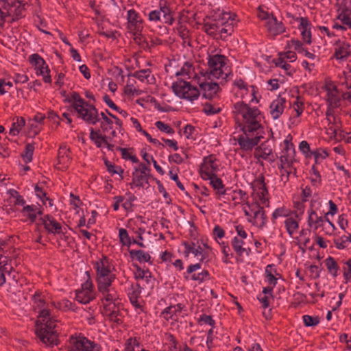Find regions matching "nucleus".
Segmentation results:
<instances>
[{
  "instance_id": "f257e3e1",
  "label": "nucleus",
  "mask_w": 351,
  "mask_h": 351,
  "mask_svg": "<svg viewBox=\"0 0 351 351\" xmlns=\"http://www.w3.org/2000/svg\"><path fill=\"white\" fill-rule=\"evenodd\" d=\"M56 322V320L53 319H47L45 324L42 323L40 319L36 321L35 333L43 343L47 345L58 344Z\"/></svg>"
},
{
  "instance_id": "f03ea898",
  "label": "nucleus",
  "mask_w": 351,
  "mask_h": 351,
  "mask_svg": "<svg viewBox=\"0 0 351 351\" xmlns=\"http://www.w3.org/2000/svg\"><path fill=\"white\" fill-rule=\"evenodd\" d=\"M72 107L78 113V117L86 123L95 125L99 121L98 110L95 106L85 101L82 97L73 102Z\"/></svg>"
},
{
  "instance_id": "7ed1b4c3",
  "label": "nucleus",
  "mask_w": 351,
  "mask_h": 351,
  "mask_svg": "<svg viewBox=\"0 0 351 351\" xmlns=\"http://www.w3.org/2000/svg\"><path fill=\"white\" fill-rule=\"evenodd\" d=\"M171 88L174 94L180 98L193 101L199 97L200 92L189 82L180 80L172 84Z\"/></svg>"
},
{
  "instance_id": "20e7f679",
  "label": "nucleus",
  "mask_w": 351,
  "mask_h": 351,
  "mask_svg": "<svg viewBox=\"0 0 351 351\" xmlns=\"http://www.w3.org/2000/svg\"><path fill=\"white\" fill-rule=\"evenodd\" d=\"M226 56L223 55H214L210 56L208 59V66L209 71H206L204 75L208 76V79H211V76L215 78H226L228 77V74H225V77L223 76V72L222 71V67L226 64L225 62Z\"/></svg>"
},
{
  "instance_id": "39448f33",
  "label": "nucleus",
  "mask_w": 351,
  "mask_h": 351,
  "mask_svg": "<svg viewBox=\"0 0 351 351\" xmlns=\"http://www.w3.org/2000/svg\"><path fill=\"white\" fill-rule=\"evenodd\" d=\"M69 351H101V346L84 337L71 336Z\"/></svg>"
},
{
  "instance_id": "423d86ee",
  "label": "nucleus",
  "mask_w": 351,
  "mask_h": 351,
  "mask_svg": "<svg viewBox=\"0 0 351 351\" xmlns=\"http://www.w3.org/2000/svg\"><path fill=\"white\" fill-rule=\"evenodd\" d=\"M215 160L216 158L213 155L204 158V162L200 167V174L203 179L207 180V178H210V176L217 175L219 166L216 164Z\"/></svg>"
},
{
  "instance_id": "0eeeda50",
  "label": "nucleus",
  "mask_w": 351,
  "mask_h": 351,
  "mask_svg": "<svg viewBox=\"0 0 351 351\" xmlns=\"http://www.w3.org/2000/svg\"><path fill=\"white\" fill-rule=\"evenodd\" d=\"M262 138L263 136L258 135V133L256 134L255 137L240 135L237 139V142L242 150L251 151L256 145L258 144Z\"/></svg>"
},
{
  "instance_id": "6e6552de",
  "label": "nucleus",
  "mask_w": 351,
  "mask_h": 351,
  "mask_svg": "<svg viewBox=\"0 0 351 351\" xmlns=\"http://www.w3.org/2000/svg\"><path fill=\"white\" fill-rule=\"evenodd\" d=\"M38 224H42L50 233L60 234L62 232V226L54 218L49 215L39 219Z\"/></svg>"
},
{
  "instance_id": "1a4fd4ad",
  "label": "nucleus",
  "mask_w": 351,
  "mask_h": 351,
  "mask_svg": "<svg viewBox=\"0 0 351 351\" xmlns=\"http://www.w3.org/2000/svg\"><path fill=\"white\" fill-rule=\"evenodd\" d=\"M199 88L202 92L203 97L209 100L213 99L219 90V86L215 82H201L199 83Z\"/></svg>"
},
{
  "instance_id": "9d476101",
  "label": "nucleus",
  "mask_w": 351,
  "mask_h": 351,
  "mask_svg": "<svg viewBox=\"0 0 351 351\" xmlns=\"http://www.w3.org/2000/svg\"><path fill=\"white\" fill-rule=\"evenodd\" d=\"M266 27L268 32L273 36L282 34L285 31L282 22L278 21L273 14H271V18L267 21Z\"/></svg>"
},
{
  "instance_id": "9b49d317",
  "label": "nucleus",
  "mask_w": 351,
  "mask_h": 351,
  "mask_svg": "<svg viewBox=\"0 0 351 351\" xmlns=\"http://www.w3.org/2000/svg\"><path fill=\"white\" fill-rule=\"evenodd\" d=\"M341 7L342 12L337 18L341 20L343 25L351 28V18L349 16V14H351V0H342Z\"/></svg>"
},
{
  "instance_id": "f8f14e48",
  "label": "nucleus",
  "mask_w": 351,
  "mask_h": 351,
  "mask_svg": "<svg viewBox=\"0 0 351 351\" xmlns=\"http://www.w3.org/2000/svg\"><path fill=\"white\" fill-rule=\"evenodd\" d=\"M244 136H252L253 133L261 128L257 120H245V124L239 123Z\"/></svg>"
},
{
  "instance_id": "ddd939ff",
  "label": "nucleus",
  "mask_w": 351,
  "mask_h": 351,
  "mask_svg": "<svg viewBox=\"0 0 351 351\" xmlns=\"http://www.w3.org/2000/svg\"><path fill=\"white\" fill-rule=\"evenodd\" d=\"M285 102V98L278 97L270 104L271 114L274 119H278L282 114Z\"/></svg>"
},
{
  "instance_id": "4468645a",
  "label": "nucleus",
  "mask_w": 351,
  "mask_h": 351,
  "mask_svg": "<svg viewBox=\"0 0 351 351\" xmlns=\"http://www.w3.org/2000/svg\"><path fill=\"white\" fill-rule=\"evenodd\" d=\"M114 278V275L113 274L97 276V281L99 291L102 293L108 291V287L111 285Z\"/></svg>"
},
{
  "instance_id": "2eb2a0df",
  "label": "nucleus",
  "mask_w": 351,
  "mask_h": 351,
  "mask_svg": "<svg viewBox=\"0 0 351 351\" xmlns=\"http://www.w3.org/2000/svg\"><path fill=\"white\" fill-rule=\"evenodd\" d=\"M183 245L185 247L184 254L186 256H189L190 253L193 254L195 256H201L200 261L203 262L204 259L208 256L207 253L204 252L201 247V246L198 245L197 248L189 247V243L184 241Z\"/></svg>"
},
{
  "instance_id": "dca6fc26",
  "label": "nucleus",
  "mask_w": 351,
  "mask_h": 351,
  "mask_svg": "<svg viewBox=\"0 0 351 351\" xmlns=\"http://www.w3.org/2000/svg\"><path fill=\"white\" fill-rule=\"evenodd\" d=\"M95 267L97 270V276L111 275L108 266V260L106 256L97 261L95 263Z\"/></svg>"
},
{
  "instance_id": "f3484780",
  "label": "nucleus",
  "mask_w": 351,
  "mask_h": 351,
  "mask_svg": "<svg viewBox=\"0 0 351 351\" xmlns=\"http://www.w3.org/2000/svg\"><path fill=\"white\" fill-rule=\"evenodd\" d=\"M149 174L138 173L137 168L135 169V171L133 173L132 182L130 184L131 187L133 185L136 186H143L144 182L148 183Z\"/></svg>"
},
{
  "instance_id": "a211bd4d",
  "label": "nucleus",
  "mask_w": 351,
  "mask_h": 351,
  "mask_svg": "<svg viewBox=\"0 0 351 351\" xmlns=\"http://www.w3.org/2000/svg\"><path fill=\"white\" fill-rule=\"evenodd\" d=\"M75 298L80 303L86 304L93 300L94 295L93 293L89 291L77 289L75 291Z\"/></svg>"
},
{
  "instance_id": "6ab92c4d",
  "label": "nucleus",
  "mask_w": 351,
  "mask_h": 351,
  "mask_svg": "<svg viewBox=\"0 0 351 351\" xmlns=\"http://www.w3.org/2000/svg\"><path fill=\"white\" fill-rule=\"evenodd\" d=\"M243 241L238 237H234L232 241V248L237 254L240 256H243L244 254L246 255L249 254L250 249L247 250L245 247H243Z\"/></svg>"
},
{
  "instance_id": "aec40b11",
  "label": "nucleus",
  "mask_w": 351,
  "mask_h": 351,
  "mask_svg": "<svg viewBox=\"0 0 351 351\" xmlns=\"http://www.w3.org/2000/svg\"><path fill=\"white\" fill-rule=\"evenodd\" d=\"M207 180H210V185L215 190L217 191L218 194L224 195L226 193L222 180L218 178L217 175L210 176V178H207Z\"/></svg>"
},
{
  "instance_id": "412c9836",
  "label": "nucleus",
  "mask_w": 351,
  "mask_h": 351,
  "mask_svg": "<svg viewBox=\"0 0 351 351\" xmlns=\"http://www.w3.org/2000/svg\"><path fill=\"white\" fill-rule=\"evenodd\" d=\"M25 124V120L23 117H16L14 118V122H13L12 127L10 130V134L13 136L17 135L20 132V131L23 128V127H24Z\"/></svg>"
},
{
  "instance_id": "4be33fe9",
  "label": "nucleus",
  "mask_w": 351,
  "mask_h": 351,
  "mask_svg": "<svg viewBox=\"0 0 351 351\" xmlns=\"http://www.w3.org/2000/svg\"><path fill=\"white\" fill-rule=\"evenodd\" d=\"M324 221V218L323 217H318L315 210L313 209L311 210L308 219V223L309 226H312V225L314 224L315 230H317L319 226H322Z\"/></svg>"
},
{
  "instance_id": "5701e85b",
  "label": "nucleus",
  "mask_w": 351,
  "mask_h": 351,
  "mask_svg": "<svg viewBox=\"0 0 351 351\" xmlns=\"http://www.w3.org/2000/svg\"><path fill=\"white\" fill-rule=\"evenodd\" d=\"M129 253L130 255V257L132 258H134V257L136 258V259L139 262H149L151 259V256L148 253H145L144 251L140 250H129Z\"/></svg>"
},
{
  "instance_id": "b1692460",
  "label": "nucleus",
  "mask_w": 351,
  "mask_h": 351,
  "mask_svg": "<svg viewBox=\"0 0 351 351\" xmlns=\"http://www.w3.org/2000/svg\"><path fill=\"white\" fill-rule=\"evenodd\" d=\"M131 289H132V291L131 293H129V297L131 303L136 307L139 306L138 303V297L141 293V287L138 283L131 285Z\"/></svg>"
},
{
  "instance_id": "393cba45",
  "label": "nucleus",
  "mask_w": 351,
  "mask_h": 351,
  "mask_svg": "<svg viewBox=\"0 0 351 351\" xmlns=\"http://www.w3.org/2000/svg\"><path fill=\"white\" fill-rule=\"evenodd\" d=\"M138 18V13L134 9L128 11V21L130 27H134L135 29L138 27L141 23V21Z\"/></svg>"
},
{
  "instance_id": "a878e982",
  "label": "nucleus",
  "mask_w": 351,
  "mask_h": 351,
  "mask_svg": "<svg viewBox=\"0 0 351 351\" xmlns=\"http://www.w3.org/2000/svg\"><path fill=\"white\" fill-rule=\"evenodd\" d=\"M326 265L327 267V269L328 271L332 274L334 277L337 276V272L339 269V267L337 265V262L334 259V258L331 256H328L325 260Z\"/></svg>"
},
{
  "instance_id": "bb28decb",
  "label": "nucleus",
  "mask_w": 351,
  "mask_h": 351,
  "mask_svg": "<svg viewBox=\"0 0 351 351\" xmlns=\"http://www.w3.org/2000/svg\"><path fill=\"white\" fill-rule=\"evenodd\" d=\"M182 307L180 304H178L176 306H171L166 308L162 314L164 315V317L166 319H173V315H176L178 313H181Z\"/></svg>"
},
{
  "instance_id": "cd10ccee",
  "label": "nucleus",
  "mask_w": 351,
  "mask_h": 351,
  "mask_svg": "<svg viewBox=\"0 0 351 351\" xmlns=\"http://www.w3.org/2000/svg\"><path fill=\"white\" fill-rule=\"evenodd\" d=\"M36 210L37 207L34 205H28L24 206L22 213L23 215L28 217L32 223L34 222L36 218Z\"/></svg>"
},
{
  "instance_id": "c85d7f7f",
  "label": "nucleus",
  "mask_w": 351,
  "mask_h": 351,
  "mask_svg": "<svg viewBox=\"0 0 351 351\" xmlns=\"http://www.w3.org/2000/svg\"><path fill=\"white\" fill-rule=\"evenodd\" d=\"M350 45L343 43L341 45L339 46L338 49H336L335 53V57L337 59H342L343 58H346L350 55L349 50Z\"/></svg>"
},
{
  "instance_id": "c756f323",
  "label": "nucleus",
  "mask_w": 351,
  "mask_h": 351,
  "mask_svg": "<svg viewBox=\"0 0 351 351\" xmlns=\"http://www.w3.org/2000/svg\"><path fill=\"white\" fill-rule=\"evenodd\" d=\"M104 307L106 310H108L110 311V313L108 315V317L110 320L114 321L117 323H119L121 321L119 318L118 317L119 315V310H116V305L115 304H109L108 305H104Z\"/></svg>"
},
{
  "instance_id": "7c9ffc66",
  "label": "nucleus",
  "mask_w": 351,
  "mask_h": 351,
  "mask_svg": "<svg viewBox=\"0 0 351 351\" xmlns=\"http://www.w3.org/2000/svg\"><path fill=\"white\" fill-rule=\"evenodd\" d=\"M256 184L258 186L259 197H265L268 194V190L265 182V178L263 175H261L256 180Z\"/></svg>"
},
{
  "instance_id": "2f4dec72",
  "label": "nucleus",
  "mask_w": 351,
  "mask_h": 351,
  "mask_svg": "<svg viewBox=\"0 0 351 351\" xmlns=\"http://www.w3.org/2000/svg\"><path fill=\"white\" fill-rule=\"evenodd\" d=\"M285 223L287 230L291 237L299 227L298 221L292 217L287 218L285 220Z\"/></svg>"
},
{
  "instance_id": "473e14b6",
  "label": "nucleus",
  "mask_w": 351,
  "mask_h": 351,
  "mask_svg": "<svg viewBox=\"0 0 351 351\" xmlns=\"http://www.w3.org/2000/svg\"><path fill=\"white\" fill-rule=\"evenodd\" d=\"M337 92L333 91L327 93V101L329 103L328 107L337 108L340 105V99L337 95Z\"/></svg>"
},
{
  "instance_id": "72a5a7b5",
  "label": "nucleus",
  "mask_w": 351,
  "mask_h": 351,
  "mask_svg": "<svg viewBox=\"0 0 351 351\" xmlns=\"http://www.w3.org/2000/svg\"><path fill=\"white\" fill-rule=\"evenodd\" d=\"M25 3H23L22 1L20 0H14L12 1V6L16 7L14 11V15L16 16V19H19L23 16V12L25 10L24 8Z\"/></svg>"
},
{
  "instance_id": "f704fd0d",
  "label": "nucleus",
  "mask_w": 351,
  "mask_h": 351,
  "mask_svg": "<svg viewBox=\"0 0 351 351\" xmlns=\"http://www.w3.org/2000/svg\"><path fill=\"white\" fill-rule=\"evenodd\" d=\"M162 22L169 25H172L174 19L171 15V12L169 7H167L165 4L163 5V10H162Z\"/></svg>"
},
{
  "instance_id": "c9c22d12",
  "label": "nucleus",
  "mask_w": 351,
  "mask_h": 351,
  "mask_svg": "<svg viewBox=\"0 0 351 351\" xmlns=\"http://www.w3.org/2000/svg\"><path fill=\"white\" fill-rule=\"evenodd\" d=\"M261 114L260 110L254 108H252L248 106V108L245 113H243V119L244 120H256V117Z\"/></svg>"
},
{
  "instance_id": "e433bc0d",
  "label": "nucleus",
  "mask_w": 351,
  "mask_h": 351,
  "mask_svg": "<svg viewBox=\"0 0 351 351\" xmlns=\"http://www.w3.org/2000/svg\"><path fill=\"white\" fill-rule=\"evenodd\" d=\"M103 121L101 122V128L105 132L112 128V121L108 118L105 112H101L100 114Z\"/></svg>"
},
{
  "instance_id": "4c0bfd02",
  "label": "nucleus",
  "mask_w": 351,
  "mask_h": 351,
  "mask_svg": "<svg viewBox=\"0 0 351 351\" xmlns=\"http://www.w3.org/2000/svg\"><path fill=\"white\" fill-rule=\"evenodd\" d=\"M34 151V146L33 144L28 143L25 146V154H22L21 156L23 157L24 161L26 163H28L32 160V156Z\"/></svg>"
},
{
  "instance_id": "58836bf2",
  "label": "nucleus",
  "mask_w": 351,
  "mask_h": 351,
  "mask_svg": "<svg viewBox=\"0 0 351 351\" xmlns=\"http://www.w3.org/2000/svg\"><path fill=\"white\" fill-rule=\"evenodd\" d=\"M29 62L34 65L36 68H38L41 66H44L46 64L44 59L39 56L38 53H34L31 55L29 58Z\"/></svg>"
},
{
  "instance_id": "ea45409f",
  "label": "nucleus",
  "mask_w": 351,
  "mask_h": 351,
  "mask_svg": "<svg viewBox=\"0 0 351 351\" xmlns=\"http://www.w3.org/2000/svg\"><path fill=\"white\" fill-rule=\"evenodd\" d=\"M222 25L223 27L218 29L221 34V37L224 36V38H226V34L231 35L234 31L232 23H230L228 21H226V23H222Z\"/></svg>"
},
{
  "instance_id": "a19ab883",
  "label": "nucleus",
  "mask_w": 351,
  "mask_h": 351,
  "mask_svg": "<svg viewBox=\"0 0 351 351\" xmlns=\"http://www.w3.org/2000/svg\"><path fill=\"white\" fill-rule=\"evenodd\" d=\"M120 241L123 245L130 246L132 243L128 232L125 229L121 228L119 230Z\"/></svg>"
},
{
  "instance_id": "79ce46f5",
  "label": "nucleus",
  "mask_w": 351,
  "mask_h": 351,
  "mask_svg": "<svg viewBox=\"0 0 351 351\" xmlns=\"http://www.w3.org/2000/svg\"><path fill=\"white\" fill-rule=\"evenodd\" d=\"M134 83H135V81L134 80L132 82H131L130 80H128L127 82V84L124 88L125 94L128 95H134L136 94V95H138L141 93V90H137L134 87Z\"/></svg>"
},
{
  "instance_id": "37998d69",
  "label": "nucleus",
  "mask_w": 351,
  "mask_h": 351,
  "mask_svg": "<svg viewBox=\"0 0 351 351\" xmlns=\"http://www.w3.org/2000/svg\"><path fill=\"white\" fill-rule=\"evenodd\" d=\"M8 257L3 256L0 254V268L3 269V271L8 272V275L10 276L12 274V267L8 264Z\"/></svg>"
},
{
  "instance_id": "c03bdc74",
  "label": "nucleus",
  "mask_w": 351,
  "mask_h": 351,
  "mask_svg": "<svg viewBox=\"0 0 351 351\" xmlns=\"http://www.w3.org/2000/svg\"><path fill=\"white\" fill-rule=\"evenodd\" d=\"M68 152H69V149H66V147H60L58 151V163L60 164L62 162H64L65 160L69 161L70 158L68 155Z\"/></svg>"
},
{
  "instance_id": "a18cd8bd",
  "label": "nucleus",
  "mask_w": 351,
  "mask_h": 351,
  "mask_svg": "<svg viewBox=\"0 0 351 351\" xmlns=\"http://www.w3.org/2000/svg\"><path fill=\"white\" fill-rule=\"evenodd\" d=\"M303 321L304 325L309 327L317 325L319 322V319L318 317H312L308 315H305L303 316Z\"/></svg>"
},
{
  "instance_id": "49530a36",
  "label": "nucleus",
  "mask_w": 351,
  "mask_h": 351,
  "mask_svg": "<svg viewBox=\"0 0 351 351\" xmlns=\"http://www.w3.org/2000/svg\"><path fill=\"white\" fill-rule=\"evenodd\" d=\"M39 71L40 74L43 75V80L46 83H51V75H49L50 70L47 64L44 66H41L38 68H37Z\"/></svg>"
},
{
  "instance_id": "de8ad7c7",
  "label": "nucleus",
  "mask_w": 351,
  "mask_h": 351,
  "mask_svg": "<svg viewBox=\"0 0 351 351\" xmlns=\"http://www.w3.org/2000/svg\"><path fill=\"white\" fill-rule=\"evenodd\" d=\"M150 73L151 71L147 69L137 71L131 75L143 82L145 79H147L149 77Z\"/></svg>"
},
{
  "instance_id": "09e8293b",
  "label": "nucleus",
  "mask_w": 351,
  "mask_h": 351,
  "mask_svg": "<svg viewBox=\"0 0 351 351\" xmlns=\"http://www.w3.org/2000/svg\"><path fill=\"white\" fill-rule=\"evenodd\" d=\"M162 10H163V5L160 4V9L158 10H153L149 14V20L153 22L160 21V15H162Z\"/></svg>"
},
{
  "instance_id": "8fccbe9b",
  "label": "nucleus",
  "mask_w": 351,
  "mask_h": 351,
  "mask_svg": "<svg viewBox=\"0 0 351 351\" xmlns=\"http://www.w3.org/2000/svg\"><path fill=\"white\" fill-rule=\"evenodd\" d=\"M134 266L136 269V271L134 273L135 278L137 280L146 278V280L148 281V278L151 277L150 274L149 276H147V274L149 273V271L142 269L138 265H134Z\"/></svg>"
},
{
  "instance_id": "3c124183",
  "label": "nucleus",
  "mask_w": 351,
  "mask_h": 351,
  "mask_svg": "<svg viewBox=\"0 0 351 351\" xmlns=\"http://www.w3.org/2000/svg\"><path fill=\"white\" fill-rule=\"evenodd\" d=\"M203 29L208 34L213 35L219 29L217 23H206L204 24Z\"/></svg>"
},
{
  "instance_id": "603ef678",
  "label": "nucleus",
  "mask_w": 351,
  "mask_h": 351,
  "mask_svg": "<svg viewBox=\"0 0 351 351\" xmlns=\"http://www.w3.org/2000/svg\"><path fill=\"white\" fill-rule=\"evenodd\" d=\"M221 111V108H214L210 103H206L204 105L203 112L207 115H212L219 113Z\"/></svg>"
},
{
  "instance_id": "864d4df0",
  "label": "nucleus",
  "mask_w": 351,
  "mask_h": 351,
  "mask_svg": "<svg viewBox=\"0 0 351 351\" xmlns=\"http://www.w3.org/2000/svg\"><path fill=\"white\" fill-rule=\"evenodd\" d=\"M104 162H105V165L107 167V169L108 171L112 173V174H115V173H117V174H119V175H122V173H123V169L119 167H118V169H115V166L113 165L110 161H108L107 159H105L104 160Z\"/></svg>"
},
{
  "instance_id": "5fc2aeb1",
  "label": "nucleus",
  "mask_w": 351,
  "mask_h": 351,
  "mask_svg": "<svg viewBox=\"0 0 351 351\" xmlns=\"http://www.w3.org/2000/svg\"><path fill=\"white\" fill-rule=\"evenodd\" d=\"M156 128L160 130V131L165 132L167 134H173L174 130L173 128H171L169 125L167 124L164 123L163 122L160 121H158L155 123Z\"/></svg>"
},
{
  "instance_id": "6e6d98bb",
  "label": "nucleus",
  "mask_w": 351,
  "mask_h": 351,
  "mask_svg": "<svg viewBox=\"0 0 351 351\" xmlns=\"http://www.w3.org/2000/svg\"><path fill=\"white\" fill-rule=\"evenodd\" d=\"M149 101L151 103H153L155 108L160 112H169L173 110V108L169 106L162 107L154 97H151Z\"/></svg>"
},
{
  "instance_id": "4d7b16f0",
  "label": "nucleus",
  "mask_w": 351,
  "mask_h": 351,
  "mask_svg": "<svg viewBox=\"0 0 351 351\" xmlns=\"http://www.w3.org/2000/svg\"><path fill=\"white\" fill-rule=\"evenodd\" d=\"M136 44L139 45L143 49H147L149 47L147 41L141 35L136 36L134 38Z\"/></svg>"
},
{
  "instance_id": "13d9d810",
  "label": "nucleus",
  "mask_w": 351,
  "mask_h": 351,
  "mask_svg": "<svg viewBox=\"0 0 351 351\" xmlns=\"http://www.w3.org/2000/svg\"><path fill=\"white\" fill-rule=\"evenodd\" d=\"M248 105L245 104L243 101L237 102L234 105V109L237 111L238 113L242 114L243 117V113H245L248 108Z\"/></svg>"
},
{
  "instance_id": "bf43d9fd",
  "label": "nucleus",
  "mask_w": 351,
  "mask_h": 351,
  "mask_svg": "<svg viewBox=\"0 0 351 351\" xmlns=\"http://www.w3.org/2000/svg\"><path fill=\"white\" fill-rule=\"evenodd\" d=\"M35 191L36 192V195L43 201L44 202V198L46 199V200H48L49 202V204L52 205V199L47 197L46 196V193L43 191V189L39 187L38 185L35 186Z\"/></svg>"
},
{
  "instance_id": "052dcab7",
  "label": "nucleus",
  "mask_w": 351,
  "mask_h": 351,
  "mask_svg": "<svg viewBox=\"0 0 351 351\" xmlns=\"http://www.w3.org/2000/svg\"><path fill=\"white\" fill-rule=\"evenodd\" d=\"M208 276H209L208 271L207 270H204L201 273L192 275L191 278L193 280H196V281H199V282H202Z\"/></svg>"
},
{
  "instance_id": "680f3d73",
  "label": "nucleus",
  "mask_w": 351,
  "mask_h": 351,
  "mask_svg": "<svg viewBox=\"0 0 351 351\" xmlns=\"http://www.w3.org/2000/svg\"><path fill=\"white\" fill-rule=\"evenodd\" d=\"M300 97H297V100L294 102L293 106H295V110L297 112V116L299 117L302 114L304 109V102L299 101Z\"/></svg>"
},
{
  "instance_id": "e2e57ef3",
  "label": "nucleus",
  "mask_w": 351,
  "mask_h": 351,
  "mask_svg": "<svg viewBox=\"0 0 351 351\" xmlns=\"http://www.w3.org/2000/svg\"><path fill=\"white\" fill-rule=\"evenodd\" d=\"M311 154L313 155L316 163L318 162V160L319 158L324 159L328 156V154L326 150H322V152H319V150H315L311 152Z\"/></svg>"
},
{
  "instance_id": "0e129e2a",
  "label": "nucleus",
  "mask_w": 351,
  "mask_h": 351,
  "mask_svg": "<svg viewBox=\"0 0 351 351\" xmlns=\"http://www.w3.org/2000/svg\"><path fill=\"white\" fill-rule=\"evenodd\" d=\"M191 66V64L186 62L182 67L180 71L176 73V75L178 76L182 75H189L190 73Z\"/></svg>"
},
{
  "instance_id": "69168bd1",
  "label": "nucleus",
  "mask_w": 351,
  "mask_h": 351,
  "mask_svg": "<svg viewBox=\"0 0 351 351\" xmlns=\"http://www.w3.org/2000/svg\"><path fill=\"white\" fill-rule=\"evenodd\" d=\"M302 39L308 44L311 43V33L309 29H302L301 32Z\"/></svg>"
},
{
  "instance_id": "338daca9",
  "label": "nucleus",
  "mask_w": 351,
  "mask_h": 351,
  "mask_svg": "<svg viewBox=\"0 0 351 351\" xmlns=\"http://www.w3.org/2000/svg\"><path fill=\"white\" fill-rule=\"evenodd\" d=\"M38 318L42 319V320H40L42 323L45 322H46V321L47 319H51L50 317V312H49V311L47 310V309H43L40 312Z\"/></svg>"
},
{
  "instance_id": "774afa93",
  "label": "nucleus",
  "mask_w": 351,
  "mask_h": 351,
  "mask_svg": "<svg viewBox=\"0 0 351 351\" xmlns=\"http://www.w3.org/2000/svg\"><path fill=\"white\" fill-rule=\"evenodd\" d=\"M346 265L348 266V271H346V268H343V277L346 281L351 278V259H348L346 262Z\"/></svg>"
}]
</instances>
